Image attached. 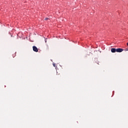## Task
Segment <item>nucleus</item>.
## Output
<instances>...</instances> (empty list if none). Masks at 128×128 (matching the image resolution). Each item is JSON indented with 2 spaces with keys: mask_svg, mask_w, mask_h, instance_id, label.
I'll list each match as a JSON object with an SVG mask.
<instances>
[{
  "mask_svg": "<svg viewBox=\"0 0 128 128\" xmlns=\"http://www.w3.org/2000/svg\"><path fill=\"white\" fill-rule=\"evenodd\" d=\"M44 20H48L49 18H46Z\"/></svg>",
  "mask_w": 128,
  "mask_h": 128,
  "instance_id": "nucleus-3",
  "label": "nucleus"
},
{
  "mask_svg": "<svg viewBox=\"0 0 128 128\" xmlns=\"http://www.w3.org/2000/svg\"><path fill=\"white\" fill-rule=\"evenodd\" d=\"M53 66H56V64H53Z\"/></svg>",
  "mask_w": 128,
  "mask_h": 128,
  "instance_id": "nucleus-4",
  "label": "nucleus"
},
{
  "mask_svg": "<svg viewBox=\"0 0 128 128\" xmlns=\"http://www.w3.org/2000/svg\"><path fill=\"white\" fill-rule=\"evenodd\" d=\"M32 48H33L34 52H38V48H36V46H33Z\"/></svg>",
  "mask_w": 128,
  "mask_h": 128,
  "instance_id": "nucleus-2",
  "label": "nucleus"
},
{
  "mask_svg": "<svg viewBox=\"0 0 128 128\" xmlns=\"http://www.w3.org/2000/svg\"><path fill=\"white\" fill-rule=\"evenodd\" d=\"M124 51V49L118 48L117 49H116L114 48H111V52H122Z\"/></svg>",
  "mask_w": 128,
  "mask_h": 128,
  "instance_id": "nucleus-1",
  "label": "nucleus"
}]
</instances>
